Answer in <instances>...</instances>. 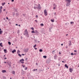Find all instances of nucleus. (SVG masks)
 <instances>
[{"instance_id":"obj_1","label":"nucleus","mask_w":79,"mask_h":79,"mask_svg":"<svg viewBox=\"0 0 79 79\" xmlns=\"http://www.w3.org/2000/svg\"><path fill=\"white\" fill-rule=\"evenodd\" d=\"M39 5L37 4H35V6L33 7L35 10H37V9H41V7L40 4H38Z\"/></svg>"},{"instance_id":"obj_2","label":"nucleus","mask_w":79,"mask_h":79,"mask_svg":"<svg viewBox=\"0 0 79 79\" xmlns=\"http://www.w3.org/2000/svg\"><path fill=\"white\" fill-rule=\"evenodd\" d=\"M23 35L26 36L27 37H29V33H28V31L27 29H26L24 31V34Z\"/></svg>"},{"instance_id":"obj_3","label":"nucleus","mask_w":79,"mask_h":79,"mask_svg":"<svg viewBox=\"0 0 79 79\" xmlns=\"http://www.w3.org/2000/svg\"><path fill=\"white\" fill-rule=\"evenodd\" d=\"M44 13L45 16H47V15H48L47 14V10L45 9L44 10Z\"/></svg>"},{"instance_id":"obj_4","label":"nucleus","mask_w":79,"mask_h":79,"mask_svg":"<svg viewBox=\"0 0 79 79\" xmlns=\"http://www.w3.org/2000/svg\"><path fill=\"white\" fill-rule=\"evenodd\" d=\"M54 6H54V7L53 8V10H55L57 6L56 5H55V4H54L53 5Z\"/></svg>"},{"instance_id":"obj_5","label":"nucleus","mask_w":79,"mask_h":79,"mask_svg":"<svg viewBox=\"0 0 79 79\" xmlns=\"http://www.w3.org/2000/svg\"><path fill=\"white\" fill-rule=\"evenodd\" d=\"M35 34H36L37 35H38L39 34V32L37 31V30L35 31Z\"/></svg>"},{"instance_id":"obj_6","label":"nucleus","mask_w":79,"mask_h":79,"mask_svg":"<svg viewBox=\"0 0 79 79\" xmlns=\"http://www.w3.org/2000/svg\"><path fill=\"white\" fill-rule=\"evenodd\" d=\"M66 5L67 6H69V5H70V2H67Z\"/></svg>"},{"instance_id":"obj_7","label":"nucleus","mask_w":79,"mask_h":79,"mask_svg":"<svg viewBox=\"0 0 79 79\" xmlns=\"http://www.w3.org/2000/svg\"><path fill=\"white\" fill-rule=\"evenodd\" d=\"M69 71L70 72V73H72V71H73V69H71V68H70L69 69Z\"/></svg>"},{"instance_id":"obj_8","label":"nucleus","mask_w":79,"mask_h":79,"mask_svg":"<svg viewBox=\"0 0 79 79\" xmlns=\"http://www.w3.org/2000/svg\"><path fill=\"white\" fill-rule=\"evenodd\" d=\"M15 52H16V50L14 49L13 51H12V52L13 53H14Z\"/></svg>"},{"instance_id":"obj_9","label":"nucleus","mask_w":79,"mask_h":79,"mask_svg":"<svg viewBox=\"0 0 79 79\" xmlns=\"http://www.w3.org/2000/svg\"><path fill=\"white\" fill-rule=\"evenodd\" d=\"M21 61H24V59H22L21 60H20V62H21Z\"/></svg>"},{"instance_id":"obj_10","label":"nucleus","mask_w":79,"mask_h":79,"mask_svg":"<svg viewBox=\"0 0 79 79\" xmlns=\"http://www.w3.org/2000/svg\"><path fill=\"white\" fill-rule=\"evenodd\" d=\"M65 1H67L69 3H71V0H65Z\"/></svg>"},{"instance_id":"obj_11","label":"nucleus","mask_w":79,"mask_h":79,"mask_svg":"<svg viewBox=\"0 0 79 79\" xmlns=\"http://www.w3.org/2000/svg\"><path fill=\"white\" fill-rule=\"evenodd\" d=\"M57 56H56V55H55L54 56V59H55V60H56V57Z\"/></svg>"},{"instance_id":"obj_12","label":"nucleus","mask_w":79,"mask_h":79,"mask_svg":"<svg viewBox=\"0 0 79 79\" xmlns=\"http://www.w3.org/2000/svg\"><path fill=\"white\" fill-rule=\"evenodd\" d=\"M65 68H66L67 69L68 68V66H67V65L66 64H65Z\"/></svg>"},{"instance_id":"obj_13","label":"nucleus","mask_w":79,"mask_h":79,"mask_svg":"<svg viewBox=\"0 0 79 79\" xmlns=\"http://www.w3.org/2000/svg\"><path fill=\"white\" fill-rule=\"evenodd\" d=\"M0 46L1 47H2L3 45H2V43H0Z\"/></svg>"},{"instance_id":"obj_14","label":"nucleus","mask_w":79,"mask_h":79,"mask_svg":"<svg viewBox=\"0 0 79 79\" xmlns=\"http://www.w3.org/2000/svg\"><path fill=\"white\" fill-rule=\"evenodd\" d=\"M2 73H6V71L5 70H2Z\"/></svg>"},{"instance_id":"obj_15","label":"nucleus","mask_w":79,"mask_h":79,"mask_svg":"<svg viewBox=\"0 0 79 79\" xmlns=\"http://www.w3.org/2000/svg\"><path fill=\"white\" fill-rule=\"evenodd\" d=\"M4 53H7V51H6V49H4Z\"/></svg>"},{"instance_id":"obj_16","label":"nucleus","mask_w":79,"mask_h":79,"mask_svg":"<svg viewBox=\"0 0 79 79\" xmlns=\"http://www.w3.org/2000/svg\"><path fill=\"white\" fill-rule=\"evenodd\" d=\"M69 45H71V41H69Z\"/></svg>"},{"instance_id":"obj_17","label":"nucleus","mask_w":79,"mask_h":79,"mask_svg":"<svg viewBox=\"0 0 79 79\" xmlns=\"http://www.w3.org/2000/svg\"><path fill=\"white\" fill-rule=\"evenodd\" d=\"M39 51L40 52H42V51H43V50H42V49H40L39 50Z\"/></svg>"},{"instance_id":"obj_18","label":"nucleus","mask_w":79,"mask_h":79,"mask_svg":"<svg viewBox=\"0 0 79 79\" xmlns=\"http://www.w3.org/2000/svg\"><path fill=\"white\" fill-rule=\"evenodd\" d=\"M43 58H47V56H43Z\"/></svg>"},{"instance_id":"obj_19","label":"nucleus","mask_w":79,"mask_h":79,"mask_svg":"<svg viewBox=\"0 0 79 79\" xmlns=\"http://www.w3.org/2000/svg\"><path fill=\"white\" fill-rule=\"evenodd\" d=\"M7 63L8 65H9L10 66V67H11V64H9V62H7Z\"/></svg>"},{"instance_id":"obj_20","label":"nucleus","mask_w":79,"mask_h":79,"mask_svg":"<svg viewBox=\"0 0 79 79\" xmlns=\"http://www.w3.org/2000/svg\"><path fill=\"white\" fill-rule=\"evenodd\" d=\"M12 74H15V71H12Z\"/></svg>"},{"instance_id":"obj_21","label":"nucleus","mask_w":79,"mask_h":79,"mask_svg":"<svg viewBox=\"0 0 79 79\" xmlns=\"http://www.w3.org/2000/svg\"><path fill=\"white\" fill-rule=\"evenodd\" d=\"M25 52H26V53L27 52H28V49H27V50H25Z\"/></svg>"},{"instance_id":"obj_22","label":"nucleus","mask_w":79,"mask_h":79,"mask_svg":"<svg viewBox=\"0 0 79 79\" xmlns=\"http://www.w3.org/2000/svg\"><path fill=\"white\" fill-rule=\"evenodd\" d=\"M51 21H52V23H53V22L55 21L54 20H52V19H51Z\"/></svg>"},{"instance_id":"obj_23","label":"nucleus","mask_w":79,"mask_h":79,"mask_svg":"<svg viewBox=\"0 0 79 79\" xmlns=\"http://www.w3.org/2000/svg\"><path fill=\"white\" fill-rule=\"evenodd\" d=\"M5 4V2H4L3 3H2V6H4V5Z\"/></svg>"},{"instance_id":"obj_24","label":"nucleus","mask_w":79,"mask_h":79,"mask_svg":"<svg viewBox=\"0 0 79 79\" xmlns=\"http://www.w3.org/2000/svg\"><path fill=\"white\" fill-rule=\"evenodd\" d=\"M36 46H37V44L33 46L34 48H35V47H36Z\"/></svg>"},{"instance_id":"obj_25","label":"nucleus","mask_w":79,"mask_h":79,"mask_svg":"<svg viewBox=\"0 0 79 79\" xmlns=\"http://www.w3.org/2000/svg\"><path fill=\"white\" fill-rule=\"evenodd\" d=\"M31 29H32L33 31H34V29L33 28V27H32L31 28Z\"/></svg>"},{"instance_id":"obj_26","label":"nucleus","mask_w":79,"mask_h":79,"mask_svg":"<svg viewBox=\"0 0 79 79\" xmlns=\"http://www.w3.org/2000/svg\"><path fill=\"white\" fill-rule=\"evenodd\" d=\"M18 55L19 56L21 57V55L19 53H18Z\"/></svg>"},{"instance_id":"obj_27","label":"nucleus","mask_w":79,"mask_h":79,"mask_svg":"<svg viewBox=\"0 0 79 79\" xmlns=\"http://www.w3.org/2000/svg\"><path fill=\"white\" fill-rule=\"evenodd\" d=\"M8 43L9 44V45H11V42H8Z\"/></svg>"},{"instance_id":"obj_28","label":"nucleus","mask_w":79,"mask_h":79,"mask_svg":"<svg viewBox=\"0 0 79 79\" xmlns=\"http://www.w3.org/2000/svg\"><path fill=\"white\" fill-rule=\"evenodd\" d=\"M17 53H20V51L19 50H18Z\"/></svg>"},{"instance_id":"obj_29","label":"nucleus","mask_w":79,"mask_h":79,"mask_svg":"<svg viewBox=\"0 0 79 79\" xmlns=\"http://www.w3.org/2000/svg\"><path fill=\"white\" fill-rule=\"evenodd\" d=\"M2 12V9H0V13H1Z\"/></svg>"},{"instance_id":"obj_30","label":"nucleus","mask_w":79,"mask_h":79,"mask_svg":"<svg viewBox=\"0 0 79 79\" xmlns=\"http://www.w3.org/2000/svg\"><path fill=\"white\" fill-rule=\"evenodd\" d=\"M74 23V22H70V24H73Z\"/></svg>"},{"instance_id":"obj_31","label":"nucleus","mask_w":79,"mask_h":79,"mask_svg":"<svg viewBox=\"0 0 79 79\" xmlns=\"http://www.w3.org/2000/svg\"><path fill=\"white\" fill-rule=\"evenodd\" d=\"M3 79H6V77H3Z\"/></svg>"},{"instance_id":"obj_32","label":"nucleus","mask_w":79,"mask_h":79,"mask_svg":"<svg viewBox=\"0 0 79 79\" xmlns=\"http://www.w3.org/2000/svg\"><path fill=\"white\" fill-rule=\"evenodd\" d=\"M19 30H18L17 31V33L19 34Z\"/></svg>"},{"instance_id":"obj_33","label":"nucleus","mask_w":79,"mask_h":79,"mask_svg":"<svg viewBox=\"0 0 79 79\" xmlns=\"http://www.w3.org/2000/svg\"><path fill=\"white\" fill-rule=\"evenodd\" d=\"M2 8H3V7L2 6H1L0 7V10H2Z\"/></svg>"},{"instance_id":"obj_34","label":"nucleus","mask_w":79,"mask_h":79,"mask_svg":"<svg viewBox=\"0 0 79 79\" xmlns=\"http://www.w3.org/2000/svg\"><path fill=\"white\" fill-rule=\"evenodd\" d=\"M25 70H27V67H25Z\"/></svg>"},{"instance_id":"obj_35","label":"nucleus","mask_w":79,"mask_h":79,"mask_svg":"<svg viewBox=\"0 0 79 79\" xmlns=\"http://www.w3.org/2000/svg\"><path fill=\"white\" fill-rule=\"evenodd\" d=\"M3 32V31H0V34H2V33Z\"/></svg>"},{"instance_id":"obj_36","label":"nucleus","mask_w":79,"mask_h":79,"mask_svg":"<svg viewBox=\"0 0 79 79\" xmlns=\"http://www.w3.org/2000/svg\"><path fill=\"white\" fill-rule=\"evenodd\" d=\"M21 63H22V64H24V62H22V61H21Z\"/></svg>"},{"instance_id":"obj_37","label":"nucleus","mask_w":79,"mask_h":79,"mask_svg":"<svg viewBox=\"0 0 79 79\" xmlns=\"http://www.w3.org/2000/svg\"><path fill=\"white\" fill-rule=\"evenodd\" d=\"M55 51H52V54H54V53H55Z\"/></svg>"},{"instance_id":"obj_38","label":"nucleus","mask_w":79,"mask_h":79,"mask_svg":"<svg viewBox=\"0 0 79 79\" xmlns=\"http://www.w3.org/2000/svg\"><path fill=\"white\" fill-rule=\"evenodd\" d=\"M31 33H35L34 31H31Z\"/></svg>"},{"instance_id":"obj_39","label":"nucleus","mask_w":79,"mask_h":79,"mask_svg":"<svg viewBox=\"0 0 79 79\" xmlns=\"http://www.w3.org/2000/svg\"><path fill=\"white\" fill-rule=\"evenodd\" d=\"M40 25L41 26H44V24H43V23H41V24H40Z\"/></svg>"},{"instance_id":"obj_40","label":"nucleus","mask_w":79,"mask_h":79,"mask_svg":"<svg viewBox=\"0 0 79 79\" xmlns=\"http://www.w3.org/2000/svg\"><path fill=\"white\" fill-rule=\"evenodd\" d=\"M25 61H26L27 60V58H26L25 59Z\"/></svg>"},{"instance_id":"obj_41","label":"nucleus","mask_w":79,"mask_h":79,"mask_svg":"<svg viewBox=\"0 0 79 79\" xmlns=\"http://www.w3.org/2000/svg\"><path fill=\"white\" fill-rule=\"evenodd\" d=\"M71 55H74V54H73V53H71Z\"/></svg>"},{"instance_id":"obj_42","label":"nucleus","mask_w":79,"mask_h":79,"mask_svg":"<svg viewBox=\"0 0 79 79\" xmlns=\"http://www.w3.org/2000/svg\"><path fill=\"white\" fill-rule=\"evenodd\" d=\"M22 66H23V68H24L25 67V65H22Z\"/></svg>"},{"instance_id":"obj_43","label":"nucleus","mask_w":79,"mask_h":79,"mask_svg":"<svg viewBox=\"0 0 79 79\" xmlns=\"http://www.w3.org/2000/svg\"><path fill=\"white\" fill-rule=\"evenodd\" d=\"M35 17L36 18H38V15H36V16H35Z\"/></svg>"},{"instance_id":"obj_44","label":"nucleus","mask_w":79,"mask_h":79,"mask_svg":"<svg viewBox=\"0 0 79 79\" xmlns=\"http://www.w3.org/2000/svg\"><path fill=\"white\" fill-rule=\"evenodd\" d=\"M9 64H11V62L10 61L9 62Z\"/></svg>"},{"instance_id":"obj_45","label":"nucleus","mask_w":79,"mask_h":79,"mask_svg":"<svg viewBox=\"0 0 79 79\" xmlns=\"http://www.w3.org/2000/svg\"><path fill=\"white\" fill-rule=\"evenodd\" d=\"M35 22H36V23H37V20H35Z\"/></svg>"},{"instance_id":"obj_46","label":"nucleus","mask_w":79,"mask_h":79,"mask_svg":"<svg viewBox=\"0 0 79 79\" xmlns=\"http://www.w3.org/2000/svg\"><path fill=\"white\" fill-rule=\"evenodd\" d=\"M35 50H37V48H35Z\"/></svg>"},{"instance_id":"obj_47","label":"nucleus","mask_w":79,"mask_h":79,"mask_svg":"<svg viewBox=\"0 0 79 79\" xmlns=\"http://www.w3.org/2000/svg\"><path fill=\"white\" fill-rule=\"evenodd\" d=\"M74 52H77V51H76V50H75L74 51Z\"/></svg>"},{"instance_id":"obj_48","label":"nucleus","mask_w":79,"mask_h":79,"mask_svg":"<svg viewBox=\"0 0 79 79\" xmlns=\"http://www.w3.org/2000/svg\"><path fill=\"white\" fill-rule=\"evenodd\" d=\"M11 2H14V0H12Z\"/></svg>"},{"instance_id":"obj_49","label":"nucleus","mask_w":79,"mask_h":79,"mask_svg":"<svg viewBox=\"0 0 79 79\" xmlns=\"http://www.w3.org/2000/svg\"><path fill=\"white\" fill-rule=\"evenodd\" d=\"M6 19H8V18L6 17Z\"/></svg>"},{"instance_id":"obj_50","label":"nucleus","mask_w":79,"mask_h":79,"mask_svg":"<svg viewBox=\"0 0 79 79\" xmlns=\"http://www.w3.org/2000/svg\"><path fill=\"white\" fill-rule=\"evenodd\" d=\"M22 55L24 56V54H22Z\"/></svg>"},{"instance_id":"obj_51","label":"nucleus","mask_w":79,"mask_h":79,"mask_svg":"<svg viewBox=\"0 0 79 79\" xmlns=\"http://www.w3.org/2000/svg\"><path fill=\"white\" fill-rule=\"evenodd\" d=\"M35 71V69H34L33 71Z\"/></svg>"},{"instance_id":"obj_52","label":"nucleus","mask_w":79,"mask_h":79,"mask_svg":"<svg viewBox=\"0 0 79 79\" xmlns=\"http://www.w3.org/2000/svg\"><path fill=\"white\" fill-rule=\"evenodd\" d=\"M61 45L62 46H63V44H61Z\"/></svg>"},{"instance_id":"obj_53","label":"nucleus","mask_w":79,"mask_h":79,"mask_svg":"<svg viewBox=\"0 0 79 79\" xmlns=\"http://www.w3.org/2000/svg\"><path fill=\"white\" fill-rule=\"evenodd\" d=\"M5 10H6L5 9H4L3 10V11H5Z\"/></svg>"},{"instance_id":"obj_54","label":"nucleus","mask_w":79,"mask_h":79,"mask_svg":"<svg viewBox=\"0 0 79 79\" xmlns=\"http://www.w3.org/2000/svg\"><path fill=\"white\" fill-rule=\"evenodd\" d=\"M21 39H23V37L21 36Z\"/></svg>"},{"instance_id":"obj_55","label":"nucleus","mask_w":79,"mask_h":79,"mask_svg":"<svg viewBox=\"0 0 79 79\" xmlns=\"http://www.w3.org/2000/svg\"><path fill=\"white\" fill-rule=\"evenodd\" d=\"M5 60H6V59H7V58L5 57V58H4Z\"/></svg>"},{"instance_id":"obj_56","label":"nucleus","mask_w":79,"mask_h":79,"mask_svg":"<svg viewBox=\"0 0 79 79\" xmlns=\"http://www.w3.org/2000/svg\"><path fill=\"white\" fill-rule=\"evenodd\" d=\"M4 63H6V62H4Z\"/></svg>"},{"instance_id":"obj_57","label":"nucleus","mask_w":79,"mask_h":79,"mask_svg":"<svg viewBox=\"0 0 79 79\" xmlns=\"http://www.w3.org/2000/svg\"><path fill=\"white\" fill-rule=\"evenodd\" d=\"M56 15V13H54V15Z\"/></svg>"},{"instance_id":"obj_58","label":"nucleus","mask_w":79,"mask_h":79,"mask_svg":"<svg viewBox=\"0 0 79 79\" xmlns=\"http://www.w3.org/2000/svg\"><path fill=\"white\" fill-rule=\"evenodd\" d=\"M15 25H16V26H18V24H16Z\"/></svg>"},{"instance_id":"obj_59","label":"nucleus","mask_w":79,"mask_h":79,"mask_svg":"<svg viewBox=\"0 0 79 79\" xmlns=\"http://www.w3.org/2000/svg\"><path fill=\"white\" fill-rule=\"evenodd\" d=\"M1 30H2V29L1 28H0V31H1Z\"/></svg>"},{"instance_id":"obj_60","label":"nucleus","mask_w":79,"mask_h":79,"mask_svg":"<svg viewBox=\"0 0 79 79\" xmlns=\"http://www.w3.org/2000/svg\"><path fill=\"white\" fill-rule=\"evenodd\" d=\"M62 63H64V61H62Z\"/></svg>"},{"instance_id":"obj_61","label":"nucleus","mask_w":79,"mask_h":79,"mask_svg":"<svg viewBox=\"0 0 79 79\" xmlns=\"http://www.w3.org/2000/svg\"><path fill=\"white\" fill-rule=\"evenodd\" d=\"M59 54H61V52H59Z\"/></svg>"},{"instance_id":"obj_62","label":"nucleus","mask_w":79,"mask_h":79,"mask_svg":"<svg viewBox=\"0 0 79 79\" xmlns=\"http://www.w3.org/2000/svg\"><path fill=\"white\" fill-rule=\"evenodd\" d=\"M36 64L37 65V63H36Z\"/></svg>"},{"instance_id":"obj_63","label":"nucleus","mask_w":79,"mask_h":79,"mask_svg":"<svg viewBox=\"0 0 79 79\" xmlns=\"http://www.w3.org/2000/svg\"><path fill=\"white\" fill-rule=\"evenodd\" d=\"M66 35V36L68 35V34H67Z\"/></svg>"},{"instance_id":"obj_64","label":"nucleus","mask_w":79,"mask_h":79,"mask_svg":"<svg viewBox=\"0 0 79 79\" xmlns=\"http://www.w3.org/2000/svg\"><path fill=\"white\" fill-rule=\"evenodd\" d=\"M10 79H12V78L11 77H10Z\"/></svg>"}]
</instances>
